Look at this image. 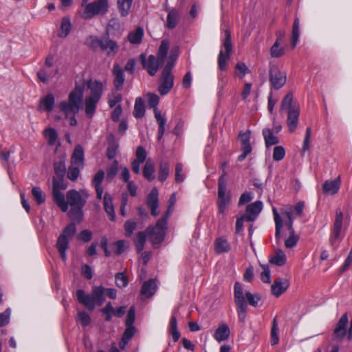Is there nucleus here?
Masks as SVG:
<instances>
[{"mask_svg":"<svg viewBox=\"0 0 352 352\" xmlns=\"http://www.w3.org/2000/svg\"><path fill=\"white\" fill-rule=\"evenodd\" d=\"M84 88L80 85H76L75 89L69 94L68 100L60 102L58 108L66 119L69 120L71 126H76L77 121L75 115L79 111L83 97Z\"/></svg>","mask_w":352,"mask_h":352,"instance_id":"obj_1","label":"nucleus"},{"mask_svg":"<svg viewBox=\"0 0 352 352\" xmlns=\"http://www.w3.org/2000/svg\"><path fill=\"white\" fill-rule=\"evenodd\" d=\"M88 193L85 190L77 191L69 190L66 195L65 201L67 207L69 206L72 208L69 212V217L77 221H80L82 217V208L87 202Z\"/></svg>","mask_w":352,"mask_h":352,"instance_id":"obj_2","label":"nucleus"},{"mask_svg":"<svg viewBox=\"0 0 352 352\" xmlns=\"http://www.w3.org/2000/svg\"><path fill=\"white\" fill-rule=\"evenodd\" d=\"M90 90L89 95L85 98V114L88 118H92L96 112L97 104L102 94V84L96 80H89L86 82Z\"/></svg>","mask_w":352,"mask_h":352,"instance_id":"obj_3","label":"nucleus"},{"mask_svg":"<svg viewBox=\"0 0 352 352\" xmlns=\"http://www.w3.org/2000/svg\"><path fill=\"white\" fill-rule=\"evenodd\" d=\"M76 298L89 311H93L96 305L100 306L104 301V288L102 286L94 287L91 294H86L82 289L76 291Z\"/></svg>","mask_w":352,"mask_h":352,"instance_id":"obj_4","label":"nucleus"},{"mask_svg":"<svg viewBox=\"0 0 352 352\" xmlns=\"http://www.w3.org/2000/svg\"><path fill=\"white\" fill-rule=\"evenodd\" d=\"M281 109L288 111L287 124L290 132H294L298 124L300 109L297 104H293V94H287L281 102Z\"/></svg>","mask_w":352,"mask_h":352,"instance_id":"obj_5","label":"nucleus"},{"mask_svg":"<svg viewBox=\"0 0 352 352\" xmlns=\"http://www.w3.org/2000/svg\"><path fill=\"white\" fill-rule=\"evenodd\" d=\"M274 219L276 225L275 237L277 240L281 237V231L285 225L289 234L296 233L293 227L294 217L292 211L284 210L281 211V216L278 214L275 208H273Z\"/></svg>","mask_w":352,"mask_h":352,"instance_id":"obj_6","label":"nucleus"},{"mask_svg":"<svg viewBox=\"0 0 352 352\" xmlns=\"http://www.w3.org/2000/svg\"><path fill=\"white\" fill-rule=\"evenodd\" d=\"M70 163L67 177L69 180L74 182L78 179L80 170L84 167V151L80 145L76 146L71 157Z\"/></svg>","mask_w":352,"mask_h":352,"instance_id":"obj_7","label":"nucleus"},{"mask_svg":"<svg viewBox=\"0 0 352 352\" xmlns=\"http://www.w3.org/2000/svg\"><path fill=\"white\" fill-rule=\"evenodd\" d=\"M231 203V195L229 192L226 191V179H225V173L221 175L218 181V197L217 204L219 214L223 216L225 220V214L229 205Z\"/></svg>","mask_w":352,"mask_h":352,"instance_id":"obj_8","label":"nucleus"},{"mask_svg":"<svg viewBox=\"0 0 352 352\" xmlns=\"http://www.w3.org/2000/svg\"><path fill=\"white\" fill-rule=\"evenodd\" d=\"M168 217V212H167L163 217L157 221L155 227L149 226L146 230V234L153 245L159 244L164 240Z\"/></svg>","mask_w":352,"mask_h":352,"instance_id":"obj_9","label":"nucleus"},{"mask_svg":"<svg viewBox=\"0 0 352 352\" xmlns=\"http://www.w3.org/2000/svg\"><path fill=\"white\" fill-rule=\"evenodd\" d=\"M108 10V0H96L85 6L81 16L84 19H91L96 15L105 14Z\"/></svg>","mask_w":352,"mask_h":352,"instance_id":"obj_10","label":"nucleus"},{"mask_svg":"<svg viewBox=\"0 0 352 352\" xmlns=\"http://www.w3.org/2000/svg\"><path fill=\"white\" fill-rule=\"evenodd\" d=\"M63 177H57L53 178L52 194L54 202L63 212H65L67 211L65 197L60 190L66 189L67 185L64 181Z\"/></svg>","mask_w":352,"mask_h":352,"instance_id":"obj_11","label":"nucleus"},{"mask_svg":"<svg viewBox=\"0 0 352 352\" xmlns=\"http://www.w3.org/2000/svg\"><path fill=\"white\" fill-rule=\"evenodd\" d=\"M225 36L226 38L223 42L225 52L221 50L218 57V67L221 71H225L227 69V61L230 59V54L232 52L231 32L230 30H225Z\"/></svg>","mask_w":352,"mask_h":352,"instance_id":"obj_12","label":"nucleus"},{"mask_svg":"<svg viewBox=\"0 0 352 352\" xmlns=\"http://www.w3.org/2000/svg\"><path fill=\"white\" fill-rule=\"evenodd\" d=\"M270 82L272 87L274 89H279L286 82V74L280 70L278 66L273 65L270 66Z\"/></svg>","mask_w":352,"mask_h":352,"instance_id":"obj_13","label":"nucleus"},{"mask_svg":"<svg viewBox=\"0 0 352 352\" xmlns=\"http://www.w3.org/2000/svg\"><path fill=\"white\" fill-rule=\"evenodd\" d=\"M140 58L143 68L146 69L148 74L151 76L156 74L160 66L163 63H161L160 60L154 55L148 56L146 59L144 54H141Z\"/></svg>","mask_w":352,"mask_h":352,"instance_id":"obj_14","label":"nucleus"},{"mask_svg":"<svg viewBox=\"0 0 352 352\" xmlns=\"http://www.w3.org/2000/svg\"><path fill=\"white\" fill-rule=\"evenodd\" d=\"M342 221H343L342 212L340 209H338L336 211L335 221L333 223V227L332 229L331 236L329 239L330 243L334 249H336V248H337L335 245L336 240L339 239L340 237L341 230H342Z\"/></svg>","mask_w":352,"mask_h":352,"instance_id":"obj_15","label":"nucleus"},{"mask_svg":"<svg viewBox=\"0 0 352 352\" xmlns=\"http://www.w3.org/2000/svg\"><path fill=\"white\" fill-rule=\"evenodd\" d=\"M120 46L118 43L110 38L109 36L102 38L100 50L105 52L108 56H114L119 51Z\"/></svg>","mask_w":352,"mask_h":352,"instance_id":"obj_16","label":"nucleus"},{"mask_svg":"<svg viewBox=\"0 0 352 352\" xmlns=\"http://www.w3.org/2000/svg\"><path fill=\"white\" fill-rule=\"evenodd\" d=\"M239 139L243 153L238 157V161L241 162L244 160L252 151V146L250 143V131L241 132L239 133Z\"/></svg>","mask_w":352,"mask_h":352,"instance_id":"obj_17","label":"nucleus"},{"mask_svg":"<svg viewBox=\"0 0 352 352\" xmlns=\"http://www.w3.org/2000/svg\"><path fill=\"white\" fill-rule=\"evenodd\" d=\"M124 32L120 21L118 18L111 19L106 27L105 32L107 36L120 37Z\"/></svg>","mask_w":352,"mask_h":352,"instance_id":"obj_18","label":"nucleus"},{"mask_svg":"<svg viewBox=\"0 0 352 352\" xmlns=\"http://www.w3.org/2000/svg\"><path fill=\"white\" fill-rule=\"evenodd\" d=\"M349 322L347 314H344L339 319L333 331L334 339L340 341L347 333L346 327Z\"/></svg>","mask_w":352,"mask_h":352,"instance_id":"obj_19","label":"nucleus"},{"mask_svg":"<svg viewBox=\"0 0 352 352\" xmlns=\"http://www.w3.org/2000/svg\"><path fill=\"white\" fill-rule=\"evenodd\" d=\"M174 77L171 74L162 73L161 83L158 87V91L161 95L167 94L173 88Z\"/></svg>","mask_w":352,"mask_h":352,"instance_id":"obj_20","label":"nucleus"},{"mask_svg":"<svg viewBox=\"0 0 352 352\" xmlns=\"http://www.w3.org/2000/svg\"><path fill=\"white\" fill-rule=\"evenodd\" d=\"M263 209V203L261 201H256L252 204H248L246 207V215H244L248 221H254L258 214Z\"/></svg>","mask_w":352,"mask_h":352,"instance_id":"obj_21","label":"nucleus"},{"mask_svg":"<svg viewBox=\"0 0 352 352\" xmlns=\"http://www.w3.org/2000/svg\"><path fill=\"white\" fill-rule=\"evenodd\" d=\"M146 204L151 209V215L155 217L159 214L158 191L157 188H153L146 199Z\"/></svg>","mask_w":352,"mask_h":352,"instance_id":"obj_22","label":"nucleus"},{"mask_svg":"<svg viewBox=\"0 0 352 352\" xmlns=\"http://www.w3.org/2000/svg\"><path fill=\"white\" fill-rule=\"evenodd\" d=\"M289 283L286 278H276L271 286L272 293L276 297L280 296L289 287Z\"/></svg>","mask_w":352,"mask_h":352,"instance_id":"obj_23","label":"nucleus"},{"mask_svg":"<svg viewBox=\"0 0 352 352\" xmlns=\"http://www.w3.org/2000/svg\"><path fill=\"white\" fill-rule=\"evenodd\" d=\"M113 74L114 76V87L117 91H119L123 86L125 78L123 70L118 63L114 64L113 65Z\"/></svg>","mask_w":352,"mask_h":352,"instance_id":"obj_24","label":"nucleus"},{"mask_svg":"<svg viewBox=\"0 0 352 352\" xmlns=\"http://www.w3.org/2000/svg\"><path fill=\"white\" fill-rule=\"evenodd\" d=\"M340 177H338L335 180H327L322 185V189L324 192L329 195L336 194L340 188Z\"/></svg>","mask_w":352,"mask_h":352,"instance_id":"obj_25","label":"nucleus"},{"mask_svg":"<svg viewBox=\"0 0 352 352\" xmlns=\"http://www.w3.org/2000/svg\"><path fill=\"white\" fill-rule=\"evenodd\" d=\"M55 103V98L52 94H47L44 98H41L39 102L38 108L47 112L52 111Z\"/></svg>","mask_w":352,"mask_h":352,"instance_id":"obj_26","label":"nucleus"},{"mask_svg":"<svg viewBox=\"0 0 352 352\" xmlns=\"http://www.w3.org/2000/svg\"><path fill=\"white\" fill-rule=\"evenodd\" d=\"M230 329L226 324H221L216 329L214 338L219 342L227 340L230 336Z\"/></svg>","mask_w":352,"mask_h":352,"instance_id":"obj_27","label":"nucleus"},{"mask_svg":"<svg viewBox=\"0 0 352 352\" xmlns=\"http://www.w3.org/2000/svg\"><path fill=\"white\" fill-rule=\"evenodd\" d=\"M103 204L104 210L108 214L109 219L112 221H114L116 219V214L112 202V198L111 195L107 193H105L104 196Z\"/></svg>","mask_w":352,"mask_h":352,"instance_id":"obj_28","label":"nucleus"},{"mask_svg":"<svg viewBox=\"0 0 352 352\" xmlns=\"http://www.w3.org/2000/svg\"><path fill=\"white\" fill-rule=\"evenodd\" d=\"M154 114L156 121L159 125L157 139L160 140L162 138L164 134L166 120L164 116L162 115L161 111L158 109H154Z\"/></svg>","mask_w":352,"mask_h":352,"instance_id":"obj_29","label":"nucleus"},{"mask_svg":"<svg viewBox=\"0 0 352 352\" xmlns=\"http://www.w3.org/2000/svg\"><path fill=\"white\" fill-rule=\"evenodd\" d=\"M156 283L153 279L145 282L141 289L140 294L146 298L151 297L156 291Z\"/></svg>","mask_w":352,"mask_h":352,"instance_id":"obj_30","label":"nucleus"},{"mask_svg":"<svg viewBox=\"0 0 352 352\" xmlns=\"http://www.w3.org/2000/svg\"><path fill=\"white\" fill-rule=\"evenodd\" d=\"M234 301L236 306L247 305L243 296L241 285L236 282L234 287Z\"/></svg>","mask_w":352,"mask_h":352,"instance_id":"obj_31","label":"nucleus"},{"mask_svg":"<svg viewBox=\"0 0 352 352\" xmlns=\"http://www.w3.org/2000/svg\"><path fill=\"white\" fill-rule=\"evenodd\" d=\"M230 248V244L223 237H219L214 241V250L217 254L228 252Z\"/></svg>","mask_w":352,"mask_h":352,"instance_id":"obj_32","label":"nucleus"},{"mask_svg":"<svg viewBox=\"0 0 352 352\" xmlns=\"http://www.w3.org/2000/svg\"><path fill=\"white\" fill-rule=\"evenodd\" d=\"M135 331L136 329L134 326H126V329L119 343V346L121 349H124L126 344L133 337Z\"/></svg>","mask_w":352,"mask_h":352,"instance_id":"obj_33","label":"nucleus"},{"mask_svg":"<svg viewBox=\"0 0 352 352\" xmlns=\"http://www.w3.org/2000/svg\"><path fill=\"white\" fill-rule=\"evenodd\" d=\"M69 241L68 239L64 238L63 236H59L56 243L60 257L64 261L67 259L66 251L69 248Z\"/></svg>","mask_w":352,"mask_h":352,"instance_id":"obj_34","label":"nucleus"},{"mask_svg":"<svg viewBox=\"0 0 352 352\" xmlns=\"http://www.w3.org/2000/svg\"><path fill=\"white\" fill-rule=\"evenodd\" d=\"M300 36V19L296 17L292 25L291 35V46L294 49L296 47Z\"/></svg>","mask_w":352,"mask_h":352,"instance_id":"obj_35","label":"nucleus"},{"mask_svg":"<svg viewBox=\"0 0 352 352\" xmlns=\"http://www.w3.org/2000/svg\"><path fill=\"white\" fill-rule=\"evenodd\" d=\"M133 0H118L117 6L122 17L129 15Z\"/></svg>","mask_w":352,"mask_h":352,"instance_id":"obj_36","label":"nucleus"},{"mask_svg":"<svg viewBox=\"0 0 352 352\" xmlns=\"http://www.w3.org/2000/svg\"><path fill=\"white\" fill-rule=\"evenodd\" d=\"M144 35V30L141 27H138L135 30L129 33L128 41L134 45L141 43Z\"/></svg>","mask_w":352,"mask_h":352,"instance_id":"obj_37","label":"nucleus"},{"mask_svg":"<svg viewBox=\"0 0 352 352\" xmlns=\"http://www.w3.org/2000/svg\"><path fill=\"white\" fill-rule=\"evenodd\" d=\"M155 166L151 159L146 160L144 168L143 176L148 181H152L155 179Z\"/></svg>","mask_w":352,"mask_h":352,"instance_id":"obj_38","label":"nucleus"},{"mask_svg":"<svg viewBox=\"0 0 352 352\" xmlns=\"http://www.w3.org/2000/svg\"><path fill=\"white\" fill-rule=\"evenodd\" d=\"M263 135L267 147L276 145L279 142L278 138L273 134L272 130L270 129H264L263 130Z\"/></svg>","mask_w":352,"mask_h":352,"instance_id":"obj_39","label":"nucleus"},{"mask_svg":"<svg viewBox=\"0 0 352 352\" xmlns=\"http://www.w3.org/2000/svg\"><path fill=\"white\" fill-rule=\"evenodd\" d=\"M286 255L285 252L281 250H278L276 251L274 255L271 256L270 259V262L272 264L282 266L286 263Z\"/></svg>","mask_w":352,"mask_h":352,"instance_id":"obj_40","label":"nucleus"},{"mask_svg":"<svg viewBox=\"0 0 352 352\" xmlns=\"http://www.w3.org/2000/svg\"><path fill=\"white\" fill-rule=\"evenodd\" d=\"M72 28V24L70 22V19L68 17H64L62 19L61 24H60V30L58 33V36L60 38L66 37Z\"/></svg>","mask_w":352,"mask_h":352,"instance_id":"obj_41","label":"nucleus"},{"mask_svg":"<svg viewBox=\"0 0 352 352\" xmlns=\"http://www.w3.org/2000/svg\"><path fill=\"white\" fill-rule=\"evenodd\" d=\"M145 113L144 102L141 98H137L135 102L133 116L136 118H142Z\"/></svg>","mask_w":352,"mask_h":352,"instance_id":"obj_42","label":"nucleus"},{"mask_svg":"<svg viewBox=\"0 0 352 352\" xmlns=\"http://www.w3.org/2000/svg\"><path fill=\"white\" fill-rule=\"evenodd\" d=\"M169 332L172 336L173 340L175 342H177L180 338V333L177 329V322L176 318L173 316L170 318V323H169Z\"/></svg>","mask_w":352,"mask_h":352,"instance_id":"obj_43","label":"nucleus"},{"mask_svg":"<svg viewBox=\"0 0 352 352\" xmlns=\"http://www.w3.org/2000/svg\"><path fill=\"white\" fill-rule=\"evenodd\" d=\"M169 49V42L167 40H163L157 50V56L161 63H164L165 58L167 56L168 51Z\"/></svg>","mask_w":352,"mask_h":352,"instance_id":"obj_44","label":"nucleus"},{"mask_svg":"<svg viewBox=\"0 0 352 352\" xmlns=\"http://www.w3.org/2000/svg\"><path fill=\"white\" fill-rule=\"evenodd\" d=\"M169 173L170 168L168 163L166 162H162L160 164L159 167L158 179L162 182H164L169 175Z\"/></svg>","mask_w":352,"mask_h":352,"instance_id":"obj_45","label":"nucleus"},{"mask_svg":"<svg viewBox=\"0 0 352 352\" xmlns=\"http://www.w3.org/2000/svg\"><path fill=\"white\" fill-rule=\"evenodd\" d=\"M279 341L278 337V326L277 316H275L272 320L271 329V343L272 345H276Z\"/></svg>","mask_w":352,"mask_h":352,"instance_id":"obj_46","label":"nucleus"},{"mask_svg":"<svg viewBox=\"0 0 352 352\" xmlns=\"http://www.w3.org/2000/svg\"><path fill=\"white\" fill-rule=\"evenodd\" d=\"M101 43L102 38H100L96 36H90L85 40V44L93 50L100 49Z\"/></svg>","mask_w":352,"mask_h":352,"instance_id":"obj_47","label":"nucleus"},{"mask_svg":"<svg viewBox=\"0 0 352 352\" xmlns=\"http://www.w3.org/2000/svg\"><path fill=\"white\" fill-rule=\"evenodd\" d=\"M179 17V13L175 10H172L169 12L167 16L166 26L170 29L174 28L177 23V20Z\"/></svg>","mask_w":352,"mask_h":352,"instance_id":"obj_48","label":"nucleus"},{"mask_svg":"<svg viewBox=\"0 0 352 352\" xmlns=\"http://www.w3.org/2000/svg\"><path fill=\"white\" fill-rule=\"evenodd\" d=\"M45 137L47 138L49 145L55 144L58 139V133L53 128H47L43 131Z\"/></svg>","mask_w":352,"mask_h":352,"instance_id":"obj_49","label":"nucleus"},{"mask_svg":"<svg viewBox=\"0 0 352 352\" xmlns=\"http://www.w3.org/2000/svg\"><path fill=\"white\" fill-rule=\"evenodd\" d=\"M250 73V69L247 65L242 62L236 63L234 69V76L239 78H243L247 74Z\"/></svg>","mask_w":352,"mask_h":352,"instance_id":"obj_50","label":"nucleus"},{"mask_svg":"<svg viewBox=\"0 0 352 352\" xmlns=\"http://www.w3.org/2000/svg\"><path fill=\"white\" fill-rule=\"evenodd\" d=\"M146 235L147 234H146V232H139L137 234V237L135 241V246H136L138 252H140L143 250V249L144 248V244L146 242Z\"/></svg>","mask_w":352,"mask_h":352,"instance_id":"obj_51","label":"nucleus"},{"mask_svg":"<svg viewBox=\"0 0 352 352\" xmlns=\"http://www.w3.org/2000/svg\"><path fill=\"white\" fill-rule=\"evenodd\" d=\"M54 167L56 177H64L66 170L65 163L64 160L60 159L58 162H56L54 164Z\"/></svg>","mask_w":352,"mask_h":352,"instance_id":"obj_52","label":"nucleus"},{"mask_svg":"<svg viewBox=\"0 0 352 352\" xmlns=\"http://www.w3.org/2000/svg\"><path fill=\"white\" fill-rule=\"evenodd\" d=\"M115 279L116 285L120 288L125 287L129 283L128 278L123 272L116 274Z\"/></svg>","mask_w":352,"mask_h":352,"instance_id":"obj_53","label":"nucleus"},{"mask_svg":"<svg viewBox=\"0 0 352 352\" xmlns=\"http://www.w3.org/2000/svg\"><path fill=\"white\" fill-rule=\"evenodd\" d=\"M76 226L75 224L72 223L67 225L65 229L63 230L62 234L60 236H63L64 238L68 239L69 240L72 239L74 235L76 233Z\"/></svg>","mask_w":352,"mask_h":352,"instance_id":"obj_54","label":"nucleus"},{"mask_svg":"<svg viewBox=\"0 0 352 352\" xmlns=\"http://www.w3.org/2000/svg\"><path fill=\"white\" fill-rule=\"evenodd\" d=\"M32 194L38 204H41L45 200V195L38 187H34L32 190Z\"/></svg>","mask_w":352,"mask_h":352,"instance_id":"obj_55","label":"nucleus"},{"mask_svg":"<svg viewBox=\"0 0 352 352\" xmlns=\"http://www.w3.org/2000/svg\"><path fill=\"white\" fill-rule=\"evenodd\" d=\"M280 43L275 42L270 49V54L274 58H278L285 54L284 47H280Z\"/></svg>","mask_w":352,"mask_h":352,"instance_id":"obj_56","label":"nucleus"},{"mask_svg":"<svg viewBox=\"0 0 352 352\" xmlns=\"http://www.w3.org/2000/svg\"><path fill=\"white\" fill-rule=\"evenodd\" d=\"M122 100V95L118 92H113L108 96V104L111 108L119 104Z\"/></svg>","mask_w":352,"mask_h":352,"instance_id":"obj_57","label":"nucleus"},{"mask_svg":"<svg viewBox=\"0 0 352 352\" xmlns=\"http://www.w3.org/2000/svg\"><path fill=\"white\" fill-rule=\"evenodd\" d=\"M299 236L296 233L289 234V236L287 238L285 241V246L287 248H293L296 245L298 241H299Z\"/></svg>","mask_w":352,"mask_h":352,"instance_id":"obj_58","label":"nucleus"},{"mask_svg":"<svg viewBox=\"0 0 352 352\" xmlns=\"http://www.w3.org/2000/svg\"><path fill=\"white\" fill-rule=\"evenodd\" d=\"M146 96H147V99H148V107L150 108H153L154 109H158L157 107V106L160 101L159 96L157 94H153V93H148L146 95Z\"/></svg>","mask_w":352,"mask_h":352,"instance_id":"obj_59","label":"nucleus"},{"mask_svg":"<svg viewBox=\"0 0 352 352\" xmlns=\"http://www.w3.org/2000/svg\"><path fill=\"white\" fill-rule=\"evenodd\" d=\"M285 155V151L281 146H276L273 151V159L275 161L282 160Z\"/></svg>","mask_w":352,"mask_h":352,"instance_id":"obj_60","label":"nucleus"},{"mask_svg":"<svg viewBox=\"0 0 352 352\" xmlns=\"http://www.w3.org/2000/svg\"><path fill=\"white\" fill-rule=\"evenodd\" d=\"M185 179V175L183 173V165L182 163H177L175 166V182L181 183Z\"/></svg>","mask_w":352,"mask_h":352,"instance_id":"obj_61","label":"nucleus"},{"mask_svg":"<svg viewBox=\"0 0 352 352\" xmlns=\"http://www.w3.org/2000/svg\"><path fill=\"white\" fill-rule=\"evenodd\" d=\"M137 228V223L135 221L129 220L125 222L124 223V230L126 232V236H131L134 230Z\"/></svg>","mask_w":352,"mask_h":352,"instance_id":"obj_62","label":"nucleus"},{"mask_svg":"<svg viewBox=\"0 0 352 352\" xmlns=\"http://www.w3.org/2000/svg\"><path fill=\"white\" fill-rule=\"evenodd\" d=\"M246 298L248 303L253 307H256L258 301L261 300L259 295L257 294H253L250 292H246Z\"/></svg>","mask_w":352,"mask_h":352,"instance_id":"obj_63","label":"nucleus"},{"mask_svg":"<svg viewBox=\"0 0 352 352\" xmlns=\"http://www.w3.org/2000/svg\"><path fill=\"white\" fill-rule=\"evenodd\" d=\"M146 159V151L142 146H138L135 152V160L143 163Z\"/></svg>","mask_w":352,"mask_h":352,"instance_id":"obj_64","label":"nucleus"}]
</instances>
